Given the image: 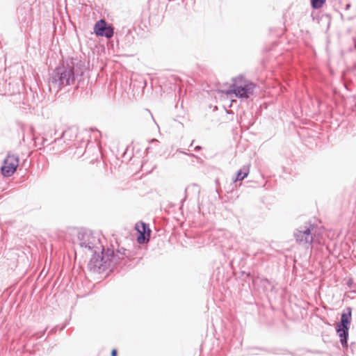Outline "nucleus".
<instances>
[{"label":"nucleus","mask_w":356,"mask_h":356,"mask_svg":"<svg viewBox=\"0 0 356 356\" xmlns=\"http://www.w3.org/2000/svg\"><path fill=\"white\" fill-rule=\"evenodd\" d=\"M177 152H180V153H182V154H187V155H188V156H190L197 157L195 154H187V153H186V152H185L184 151H182L181 149H178L177 150Z\"/></svg>","instance_id":"18"},{"label":"nucleus","mask_w":356,"mask_h":356,"mask_svg":"<svg viewBox=\"0 0 356 356\" xmlns=\"http://www.w3.org/2000/svg\"><path fill=\"white\" fill-rule=\"evenodd\" d=\"M350 327L336 325V332L340 338V343L344 349L348 348V331Z\"/></svg>","instance_id":"9"},{"label":"nucleus","mask_w":356,"mask_h":356,"mask_svg":"<svg viewBox=\"0 0 356 356\" xmlns=\"http://www.w3.org/2000/svg\"><path fill=\"white\" fill-rule=\"evenodd\" d=\"M111 356H118V352L116 349H113L111 353Z\"/></svg>","instance_id":"19"},{"label":"nucleus","mask_w":356,"mask_h":356,"mask_svg":"<svg viewBox=\"0 0 356 356\" xmlns=\"http://www.w3.org/2000/svg\"><path fill=\"white\" fill-rule=\"evenodd\" d=\"M261 285L263 286L264 290L266 291H273V286L271 284L270 282L266 279L263 278L260 280Z\"/></svg>","instance_id":"13"},{"label":"nucleus","mask_w":356,"mask_h":356,"mask_svg":"<svg viewBox=\"0 0 356 356\" xmlns=\"http://www.w3.org/2000/svg\"><path fill=\"white\" fill-rule=\"evenodd\" d=\"M352 319V308L350 307H346L341 315L340 321L336 325L350 327Z\"/></svg>","instance_id":"10"},{"label":"nucleus","mask_w":356,"mask_h":356,"mask_svg":"<svg viewBox=\"0 0 356 356\" xmlns=\"http://www.w3.org/2000/svg\"><path fill=\"white\" fill-rule=\"evenodd\" d=\"M93 31L96 35L105 37L107 39L111 38L114 35L113 26L107 23L105 19H99L93 27Z\"/></svg>","instance_id":"6"},{"label":"nucleus","mask_w":356,"mask_h":356,"mask_svg":"<svg viewBox=\"0 0 356 356\" xmlns=\"http://www.w3.org/2000/svg\"><path fill=\"white\" fill-rule=\"evenodd\" d=\"M348 347L350 348L351 353L356 355V342H351Z\"/></svg>","instance_id":"17"},{"label":"nucleus","mask_w":356,"mask_h":356,"mask_svg":"<svg viewBox=\"0 0 356 356\" xmlns=\"http://www.w3.org/2000/svg\"><path fill=\"white\" fill-rule=\"evenodd\" d=\"M77 240L81 248L93 251L95 253L104 247L99 236L88 230H81L78 232Z\"/></svg>","instance_id":"3"},{"label":"nucleus","mask_w":356,"mask_h":356,"mask_svg":"<svg viewBox=\"0 0 356 356\" xmlns=\"http://www.w3.org/2000/svg\"><path fill=\"white\" fill-rule=\"evenodd\" d=\"M243 76L240 75L234 79V83L231 86V92L236 97L248 99L253 94L255 84L251 81H245L243 82Z\"/></svg>","instance_id":"4"},{"label":"nucleus","mask_w":356,"mask_h":356,"mask_svg":"<svg viewBox=\"0 0 356 356\" xmlns=\"http://www.w3.org/2000/svg\"><path fill=\"white\" fill-rule=\"evenodd\" d=\"M141 227L142 230L139 229L138 225H136V229L138 230L137 242L139 244H145L149 241L151 230L146 223L141 222Z\"/></svg>","instance_id":"8"},{"label":"nucleus","mask_w":356,"mask_h":356,"mask_svg":"<svg viewBox=\"0 0 356 356\" xmlns=\"http://www.w3.org/2000/svg\"><path fill=\"white\" fill-rule=\"evenodd\" d=\"M270 352L275 355H285L288 353V350L282 348H275L273 349Z\"/></svg>","instance_id":"16"},{"label":"nucleus","mask_w":356,"mask_h":356,"mask_svg":"<svg viewBox=\"0 0 356 356\" xmlns=\"http://www.w3.org/2000/svg\"><path fill=\"white\" fill-rule=\"evenodd\" d=\"M19 164V158L17 156H9L4 161V165L1 168V174L4 177H10L16 171Z\"/></svg>","instance_id":"7"},{"label":"nucleus","mask_w":356,"mask_h":356,"mask_svg":"<svg viewBox=\"0 0 356 356\" xmlns=\"http://www.w3.org/2000/svg\"><path fill=\"white\" fill-rule=\"evenodd\" d=\"M65 131H63L61 136L60 138H56L54 140V143H57L58 141H59L65 135Z\"/></svg>","instance_id":"20"},{"label":"nucleus","mask_w":356,"mask_h":356,"mask_svg":"<svg viewBox=\"0 0 356 356\" xmlns=\"http://www.w3.org/2000/svg\"><path fill=\"white\" fill-rule=\"evenodd\" d=\"M31 10V8H29L27 10L24 11V13H22V11H23L22 8H19L17 9V13L22 16V17L20 19V20L22 23H25V24H28L30 22V21H31V13H30Z\"/></svg>","instance_id":"12"},{"label":"nucleus","mask_w":356,"mask_h":356,"mask_svg":"<svg viewBox=\"0 0 356 356\" xmlns=\"http://www.w3.org/2000/svg\"><path fill=\"white\" fill-rule=\"evenodd\" d=\"M325 0H311L312 7L314 9L321 8L325 3Z\"/></svg>","instance_id":"14"},{"label":"nucleus","mask_w":356,"mask_h":356,"mask_svg":"<svg viewBox=\"0 0 356 356\" xmlns=\"http://www.w3.org/2000/svg\"><path fill=\"white\" fill-rule=\"evenodd\" d=\"M355 107H356V102H355Z\"/></svg>","instance_id":"25"},{"label":"nucleus","mask_w":356,"mask_h":356,"mask_svg":"<svg viewBox=\"0 0 356 356\" xmlns=\"http://www.w3.org/2000/svg\"><path fill=\"white\" fill-rule=\"evenodd\" d=\"M351 283H352V281L349 280L348 282V284L350 285V284H351Z\"/></svg>","instance_id":"22"},{"label":"nucleus","mask_w":356,"mask_h":356,"mask_svg":"<svg viewBox=\"0 0 356 356\" xmlns=\"http://www.w3.org/2000/svg\"><path fill=\"white\" fill-rule=\"evenodd\" d=\"M316 227L310 222L296 229L293 233L296 242L300 245H311L314 241L312 231Z\"/></svg>","instance_id":"5"},{"label":"nucleus","mask_w":356,"mask_h":356,"mask_svg":"<svg viewBox=\"0 0 356 356\" xmlns=\"http://www.w3.org/2000/svg\"><path fill=\"white\" fill-rule=\"evenodd\" d=\"M100 252H95L90 259L87 268L92 273H101L108 269H112L116 265L124 261L127 265V261L131 260L133 257L132 252L124 248L114 249L102 247Z\"/></svg>","instance_id":"1"},{"label":"nucleus","mask_w":356,"mask_h":356,"mask_svg":"<svg viewBox=\"0 0 356 356\" xmlns=\"http://www.w3.org/2000/svg\"><path fill=\"white\" fill-rule=\"evenodd\" d=\"M249 174V168L243 166L242 169H240L236 175V177L233 179V183L235 184L238 181H241L248 177Z\"/></svg>","instance_id":"11"},{"label":"nucleus","mask_w":356,"mask_h":356,"mask_svg":"<svg viewBox=\"0 0 356 356\" xmlns=\"http://www.w3.org/2000/svg\"><path fill=\"white\" fill-rule=\"evenodd\" d=\"M85 69L84 60L78 58L67 59L51 74L49 88L58 92L63 87L74 84L78 77L83 76Z\"/></svg>","instance_id":"2"},{"label":"nucleus","mask_w":356,"mask_h":356,"mask_svg":"<svg viewBox=\"0 0 356 356\" xmlns=\"http://www.w3.org/2000/svg\"><path fill=\"white\" fill-rule=\"evenodd\" d=\"M45 331H46L45 330H43V332H42V334H44V332H45Z\"/></svg>","instance_id":"24"},{"label":"nucleus","mask_w":356,"mask_h":356,"mask_svg":"<svg viewBox=\"0 0 356 356\" xmlns=\"http://www.w3.org/2000/svg\"><path fill=\"white\" fill-rule=\"evenodd\" d=\"M201 148H202V147H201V146L197 145V146H196V147H195V151H199L200 149H201Z\"/></svg>","instance_id":"21"},{"label":"nucleus","mask_w":356,"mask_h":356,"mask_svg":"<svg viewBox=\"0 0 356 356\" xmlns=\"http://www.w3.org/2000/svg\"><path fill=\"white\" fill-rule=\"evenodd\" d=\"M83 145L77 147L76 150L74 152V156H76L77 158H81L85 153V142H83Z\"/></svg>","instance_id":"15"},{"label":"nucleus","mask_w":356,"mask_h":356,"mask_svg":"<svg viewBox=\"0 0 356 356\" xmlns=\"http://www.w3.org/2000/svg\"><path fill=\"white\" fill-rule=\"evenodd\" d=\"M350 6V4H347L346 5V9L349 8Z\"/></svg>","instance_id":"23"}]
</instances>
